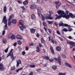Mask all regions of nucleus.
I'll list each match as a JSON object with an SVG mask.
<instances>
[{"instance_id":"obj_21","label":"nucleus","mask_w":75,"mask_h":75,"mask_svg":"<svg viewBox=\"0 0 75 75\" xmlns=\"http://www.w3.org/2000/svg\"><path fill=\"white\" fill-rule=\"evenodd\" d=\"M30 31H31L32 33H35V29H30Z\"/></svg>"},{"instance_id":"obj_43","label":"nucleus","mask_w":75,"mask_h":75,"mask_svg":"<svg viewBox=\"0 0 75 75\" xmlns=\"http://www.w3.org/2000/svg\"><path fill=\"white\" fill-rule=\"evenodd\" d=\"M22 54L23 55H24L25 54V52L24 51H23L22 52Z\"/></svg>"},{"instance_id":"obj_20","label":"nucleus","mask_w":75,"mask_h":75,"mask_svg":"<svg viewBox=\"0 0 75 75\" xmlns=\"http://www.w3.org/2000/svg\"><path fill=\"white\" fill-rule=\"evenodd\" d=\"M24 23V22L23 20H21L19 21V24L20 25H23V23Z\"/></svg>"},{"instance_id":"obj_5","label":"nucleus","mask_w":75,"mask_h":75,"mask_svg":"<svg viewBox=\"0 0 75 75\" xmlns=\"http://www.w3.org/2000/svg\"><path fill=\"white\" fill-rule=\"evenodd\" d=\"M8 37L9 39L11 38V40H14L15 39V35L12 33H11L8 35Z\"/></svg>"},{"instance_id":"obj_11","label":"nucleus","mask_w":75,"mask_h":75,"mask_svg":"<svg viewBox=\"0 0 75 75\" xmlns=\"http://www.w3.org/2000/svg\"><path fill=\"white\" fill-rule=\"evenodd\" d=\"M58 61L59 65H61V57H58Z\"/></svg>"},{"instance_id":"obj_2","label":"nucleus","mask_w":75,"mask_h":75,"mask_svg":"<svg viewBox=\"0 0 75 75\" xmlns=\"http://www.w3.org/2000/svg\"><path fill=\"white\" fill-rule=\"evenodd\" d=\"M2 22L4 23V24H5L3 27L4 30H7V20L6 19V16H4L3 17L2 19Z\"/></svg>"},{"instance_id":"obj_53","label":"nucleus","mask_w":75,"mask_h":75,"mask_svg":"<svg viewBox=\"0 0 75 75\" xmlns=\"http://www.w3.org/2000/svg\"><path fill=\"white\" fill-rule=\"evenodd\" d=\"M51 41L52 42V43H53V44L54 43V39H51Z\"/></svg>"},{"instance_id":"obj_47","label":"nucleus","mask_w":75,"mask_h":75,"mask_svg":"<svg viewBox=\"0 0 75 75\" xmlns=\"http://www.w3.org/2000/svg\"><path fill=\"white\" fill-rule=\"evenodd\" d=\"M15 69V67H13L11 68V70H14V69Z\"/></svg>"},{"instance_id":"obj_26","label":"nucleus","mask_w":75,"mask_h":75,"mask_svg":"<svg viewBox=\"0 0 75 75\" xmlns=\"http://www.w3.org/2000/svg\"><path fill=\"white\" fill-rule=\"evenodd\" d=\"M7 42V40L5 39H3V43L4 44Z\"/></svg>"},{"instance_id":"obj_35","label":"nucleus","mask_w":75,"mask_h":75,"mask_svg":"<svg viewBox=\"0 0 75 75\" xmlns=\"http://www.w3.org/2000/svg\"><path fill=\"white\" fill-rule=\"evenodd\" d=\"M17 42H16L13 44V45L14 47H15V46H16V45H17Z\"/></svg>"},{"instance_id":"obj_37","label":"nucleus","mask_w":75,"mask_h":75,"mask_svg":"<svg viewBox=\"0 0 75 75\" xmlns=\"http://www.w3.org/2000/svg\"><path fill=\"white\" fill-rule=\"evenodd\" d=\"M49 20H53V17L49 16Z\"/></svg>"},{"instance_id":"obj_19","label":"nucleus","mask_w":75,"mask_h":75,"mask_svg":"<svg viewBox=\"0 0 75 75\" xmlns=\"http://www.w3.org/2000/svg\"><path fill=\"white\" fill-rule=\"evenodd\" d=\"M31 18L33 20H35V18H36L34 14L32 15Z\"/></svg>"},{"instance_id":"obj_1","label":"nucleus","mask_w":75,"mask_h":75,"mask_svg":"<svg viewBox=\"0 0 75 75\" xmlns=\"http://www.w3.org/2000/svg\"><path fill=\"white\" fill-rule=\"evenodd\" d=\"M57 13L58 14H61V15L58 16V15L56 14V16L57 17L55 18V20H57V19H60V18H61L62 17H63V18H66V19L69 18L70 17V16H71V18H75V16L73 15L72 13H69V15H66L65 14L64 11L61 10L58 11Z\"/></svg>"},{"instance_id":"obj_44","label":"nucleus","mask_w":75,"mask_h":75,"mask_svg":"<svg viewBox=\"0 0 75 75\" xmlns=\"http://www.w3.org/2000/svg\"><path fill=\"white\" fill-rule=\"evenodd\" d=\"M62 57L63 58H66V56H65V54H62Z\"/></svg>"},{"instance_id":"obj_23","label":"nucleus","mask_w":75,"mask_h":75,"mask_svg":"<svg viewBox=\"0 0 75 75\" xmlns=\"http://www.w3.org/2000/svg\"><path fill=\"white\" fill-rule=\"evenodd\" d=\"M64 25V23H63L61 22L59 23V26H63Z\"/></svg>"},{"instance_id":"obj_15","label":"nucleus","mask_w":75,"mask_h":75,"mask_svg":"<svg viewBox=\"0 0 75 75\" xmlns=\"http://www.w3.org/2000/svg\"><path fill=\"white\" fill-rule=\"evenodd\" d=\"M17 21L15 19H13L12 21H11V23L12 24H15L16 23Z\"/></svg>"},{"instance_id":"obj_39","label":"nucleus","mask_w":75,"mask_h":75,"mask_svg":"<svg viewBox=\"0 0 75 75\" xmlns=\"http://www.w3.org/2000/svg\"><path fill=\"white\" fill-rule=\"evenodd\" d=\"M18 49L19 50H22V48H21V47L20 46H18Z\"/></svg>"},{"instance_id":"obj_54","label":"nucleus","mask_w":75,"mask_h":75,"mask_svg":"<svg viewBox=\"0 0 75 75\" xmlns=\"http://www.w3.org/2000/svg\"><path fill=\"white\" fill-rule=\"evenodd\" d=\"M33 72H31L30 74L29 75H33Z\"/></svg>"},{"instance_id":"obj_40","label":"nucleus","mask_w":75,"mask_h":75,"mask_svg":"<svg viewBox=\"0 0 75 75\" xmlns=\"http://www.w3.org/2000/svg\"><path fill=\"white\" fill-rule=\"evenodd\" d=\"M43 24L44 25V26H45V27H46V26H47V24H46V23H45V22H43Z\"/></svg>"},{"instance_id":"obj_7","label":"nucleus","mask_w":75,"mask_h":75,"mask_svg":"<svg viewBox=\"0 0 75 75\" xmlns=\"http://www.w3.org/2000/svg\"><path fill=\"white\" fill-rule=\"evenodd\" d=\"M16 38L17 40H22L23 39V37L18 34L16 36Z\"/></svg>"},{"instance_id":"obj_38","label":"nucleus","mask_w":75,"mask_h":75,"mask_svg":"<svg viewBox=\"0 0 75 75\" xmlns=\"http://www.w3.org/2000/svg\"><path fill=\"white\" fill-rule=\"evenodd\" d=\"M64 26L65 27H69V26H70L69 25H68L67 24H64Z\"/></svg>"},{"instance_id":"obj_4","label":"nucleus","mask_w":75,"mask_h":75,"mask_svg":"<svg viewBox=\"0 0 75 75\" xmlns=\"http://www.w3.org/2000/svg\"><path fill=\"white\" fill-rule=\"evenodd\" d=\"M38 16H39V17H41V16H42V21H44V20H45V17L43 15L41 14V12L40 10L38 9Z\"/></svg>"},{"instance_id":"obj_17","label":"nucleus","mask_w":75,"mask_h":75,"mask_svg":"<svg viewBox=\"0 0 75 75\" xmlns=\"http://www.w3.org/2000/svg\"><path fill=\"white\" fill-rule=\"evenodd\" d=\"M23 3L24 5H25L28 4V0H26V1H23Z\"/></svg>"},{"instance_id":"obj_29","label":"nucleus","mask_w":75,"mask_h":75,"mask_svg":"<svg viewBox=\"0 0 75 75\" xmlns=\"http://www.w3.org/2000/svg\"><path fill=\"white\" fill-rule=\"evenodd\" d=\"M30 68H35V66L34 65H30Z\"/></svg>"},{"instance_id":"obj_58","label":"nucleus","mask_w":75,"mask_h":75,"mask_svg":"<svg viewBox=\"0 0 75 75\" xmlns=\"http://www.w3.org/2000/svg\"><path fill=\"white\" fill-rule=\"evenodd\" d=\"M45 18L46 19H49V17L47 16H46V17H45Z\"/></svg>"},{"instance_id":"obj_13","label":"nucleus","mask_w":75,"mask_h":75,"mask_svg":"<svg viewBox=\"0 0 75 75\" xmlns=\"http://www.w3.org/2000/svg\"><path fill=\"white\" fill-rule=\"evenodd\" d=\"M21 29V30L22 31H23L24 30V28H26V27L24 25L22 26H21L19 27Z\"/></svg>"},{"instance_id":"obj_50","label":"nucleus","mask_w":75,"mask_h":75,"mask_svg":"<svg viewBox=\"0 0 75 75\" xmlns=\"http://www.w3.org/2000/svg\"><path fill=\"white\" fill-rule=\"evenodd\" d=\"M36 71H38V72H40V71H41V69H39L38 70H37Z\"/></svg>"},{"instance_id":"obj_9","label":"nucleus","mask_w":75,"mask_h":75,"mask_svg":"<svg viewBox=\"0 0 75 75\" xmlns=\"http://www.w3.org/2000/svg\"><path fill=\"white\" fill-rule=\"evenodd\" d=\"M4 68L3 67V65L1 64H0V71H4Z\"/></svg>"},{"instance_id":"obj_41","label":"nucleus","mask_w":75,"mask_h":75,"mask_svg":"<svg viewBox=\"0 0 75 75\" xmlns=\"http://www.w3.org/2000/svg\"><path fill=\"white\" fill-rule=\"evenodd\" d=\"M21 8H22V9H23V10H25V8H24V6H20Z\"/></svg>"},{"instance_id":"obj_56","label":"nucleus","mask_w":75,"mask_h":75,"mask_svg":"<svg viewBox=\"0 0 75 75\" xmlns=\"http://www.w3.org/2000/svg\"><path fill=\"white\" fill-rule=\"evenodd\" d=\"M49 13L51 15V14H52V12L51 11H50Z\"/></svg>"},{"instance_id":"obj_61","label":"nucleus","mask_w":75,"mask_h":75,"mask_svg":"<svg viewBox=\"0 0 75 75\" xmlns=\"http://www.w3.org/2000/svg\"><path fill=\"white\" fill-rule=\"evenodd\" d=\"M22 69H23V67H22V68H20V69H19V71L22 70Z\"/></svg>"},{"instance_id":"obj_14","label":"nucleus","mask_w":75,"mask_h":75,"mask_svg":"<svg viewBox=\"0 0 75 75\" xmlns=\"http://www.w3.org/2000/svg\"><path fill=\"white\" fill-rule=\"evenodd\" d=\"M30 8L31 9H35L36 8V5H32L30 7Z\"/></svg>"},{"instance_id":"obj_3","label":"nucleus","mask_w":75,"mask_h":75,"mask_svg":"<svg viewBox=\"0 0 75 75\" xmlns=\"http://www.w3.org/2000/svg\"><path fill=\"white\" fill-rule=\"evenodd\" d=\"M13 51V49H11L10 51V52L7 55L6 58L11 56V58L13 60L14 59V56H13V53L12 52Z\"/></svg>"},{"instance_id":"obj_52","label":"nucleus","mask_w":75,"mask_h":75,"mask_svg":"<svg viewBox=\"0 0 75 75\" xmlns=\"http://www.w3.org/2000/svg\"><path fill=\"white\" fill-rule=\"evenodd\" d=\"M48 31L50 34H51V30L50 29H49Z\"/></svg>"},{"instance_id":"obj_12","label":"nucleus","mask_w":75,"mask_h":75,"mask_svg":"<svg viewBox=\"0 0 75 75\" xmlns=\"http://www.w3.org/2000/svg\"><path fill=\"white\" fill-rule=\"evenodd\" d=\"M21 60H18V61L17 60V64L16 67H18L19 66V64H21Z\"/></svg>"},{"instance_id":"obj_59","label":"nucleus","mask_w":75,"mask_h":75,"mask_svg":"<svg viewBox=\"0 0 75 75\" xmlns=\"http://www.w3.org/2000/svg\"><path fill=\"white\" fill-rule=\"evenodd\" d=\"M69 38V39H72V37L71 36H69L68 37Z\"/></svg>"},{"instance_id":"obj_46","label":"nucleus","mask_w":75,"mask_h":75,"mask_svg":"<svg viewBox=\"0 0 75 75\" xmlns=\"http://www.w3.org/2000/svg\"><path fill=\"white\" fill-rule=\"evenodd\" d=\"M28 47H26L25 49V50L26 51H28Z\"/></svg>"},{"instance_id":"obj_25","label":"nucleus","mask_w":75,"mask_h":75,"mask_svg":"<svg viewBox=\"0 0 75 75\" xmlns=\"http://www.w3.org/2000/svg\"><path fill=\"white\" fill-rule=\"evenodd\" d=\"M36 51L37 52H39L40 51V48H39V46H38L36 48Z\"/></svg>"},{"instance_id":"obj_36","label":"nucleus","mask_w":75,"mask_h":75,"mask_svg":"<svg viewBox=\"0 0 75 75\" xmlns=\"http://www.w3.org/2000/svg\"><path fill=\"white\" fill-rule=\"evenodd\" d=\"M6 33V31L4 30L3 31H2V35H4L5 34V33Z\"/></svg>"},{"instance_id":"obj_64","label":"nucleus","mask_w":75,"mask_h":75,"mask_svg":"<svg viewBox=\"0 0 75 75\" xmlns=\"http://www.w3.org/2000/svg\"><path fill=\"white\" fill-rule=\"evenodd\" d=\"M50 50H51V51H52V50H53V48H52V47H50Z\"/></svg>"},{"instance_id":"obj_10","label":"nucleus","mask_w":75,"mask_h":75,"mask_svg":"<svg viewBox=\"0 0 75 75\" xmlns=\"http://www.w3.org/2000/svg\"><path fill=\"white\" fill-rule=\"evenodd\" d=\"M69 44L70 45H72V46L70 47V48H72L73 47V46H75V43L73 42H70L69 43Z\"/></svg>"},{"instance_id":"obj_45","label":"nucleus","mask_w":75,"mask_h":75,"mask_svg":"<svg viewBox=\"0 0 75 75\" xmlns=\"http://www.w3.org/2000/svg\"><path fill=\"white\" fill-rule=\"evenodd\" d=\"M49 61H50V62H53V61H54V60L52 59H49Z\"/></svg>"},{"instance_id":"obj_18","label":"nucleus","mask_w":75,"mask_h":75,"mask_svg":"<svg viewBox=\"0 0 75 75\" xmlns=\"http://www.w3.org/2000/svg\"><path fill=\"white\" fill-rule=\"evenodd\" d=\"M42 58L44 59H47V60H49V59H50V58L48 56H43Z\"/></svg>"},{"instance_id":"obj_49","label":"nucleus","mask_w":75,"mask_h":75,"mask_svg":"<svg viewBox=\"0 0 75 75\" xmlns=\"http://www.w3.org/2000/svg\"><path fill=\"white\" fill-rule=\"evenodd\" d=\"M29 45L30 46H31L32 45H33V43H29Z\"/></svg>"},{"instance_id":"obj_55","label":"nucleus","mask_w":75,"mask_h":75,"mask_svg":"<svg viewBox=\"0 0 75 75\" xmlns=\"http://www.w3.org/2000/svg\"><path fill=\"white\" fill-rule=\"evenodd\" d=\"M54 24L56 25H58V23L56 22H54Z\"/></svg>"},{"instance_id":"obj_24","label":"nucleus","mask_w":75,"mask_h":75,"mask_svg":"<svg viewBox=\"0 0 75 75\" xmlns=\"http://www.w3.org/2000/svg\"><path fill=\"white\" fill-rule=\"evenodd\" d=\"M7 11V8H6V7L4 6V13H6V11Z\"/></svg>"},{"instance_id":"obj_51","label":"nucleus","mask_w":75,"mask_h":75,"mask_svg":"<svg viewBox=\"0 0 75 75\" xmlns=\"http://www.w3.org/2000/svg\"><path fill=\"white\" fill-rule=\"evenodd\" d=\"M17 2H18V3H19L20 4H21L22 3L21 1H18Z\"/></svg>"},{"instance_id":"obj_8","label":"nucleus","mask_w":75,"mask_h":75,"mask_svg":"<svg viewBox=\"0 0 75 75\" xmlns=\"http://www.w3.org/2000/svg\"><path fill=\"white\" fill-rule=\"evenodd\" d=\"M65 65L66 67H69V68H72V66L71 65H70V64L68 63L67 62H65Z\"/></svg>"},{"instance_id":"obj_27","label":"nucleus","mask_w":75,"mask_h":75,"mask_svg":"<svg viewBox=\"0 0 75 75\" xmlns=\"http://www.w3.org/2000/svg\"><path fill=\"white\" fill-rule=\"evenodd\" d=\"M52 69H53L54 70H55V69H57V67L55 66H52Z\"/></svg>"},{"instance_id":"obj_60","label":"nucleus","mask_w":75,"mask_h":75,"mask_svg":"<svg viewBox=\"0 0 75 75\" xmlns=\"http://www.w3.org/2000/svg\"><path fill=\"white\" fill-rule=\"evenodd\" d=\"M54 59H55V61L58 60V59H57V58H54Z\"/></svg>"},{"instance_id":"obj_48","label":"nucleus","mask_w":75,"mask_h":75,"mask_svg":"<svg viewBox=\"0 0 75 75\" xmlns=\"http://www.w3.org/2000/svg\"><path fill=\"white\" fill-rule=\"evenodd\" d=\"M56 32L57 34H58L59 35H60V33H59V31H57Z\"/></svg>"},{"instance_id":"obj_22","label":"nucleus","mask_w":75,"mask_h":75,"mask_svg":"<svg viewBox=\"0 0 75 75\" xmlns=\"http://www.w3.org/2000/svg\"><path fill=\"white\" fill-rule=\"evenodd\" d=\"M17 43L18 45H21L22 44V42L20 40H18L17 41Z\"/></svg>"},{"instance_id":"obj_62","label":"nucleus","mask_w":75,"mask_h":75,"mask_svg":"<svg viewBox=\"0 0 75 75\" xmlns=\"http://www.w3.org/2000/svg\"><path fill=\"white\" fill-rule=\"evenodd\" d=\"M39 47H42V45H41V43H39Z\"/></svg>"},{"instance_id":"obj_32","label":"nucleus","mask_w":75,"mask_h":75,"mask_svg":"<svg viewBox=\"0 0 75 75\" xmlns=\"http://www.w3.org/2000/svg\"><path fill=\"white\" fill-rule=\"evenodd\" d=\"M63 31L65 32H67L68 30L66 28H64L63 29Z\"/></svg>"},{"instance_id":"obj_31","label":"nucleus","mask_w":75,"mask_h":75,"mask_svg":"<svg viewBox=\"0 0 75 75\" xmlns=\"http://www.w3.org/2000/svg\"><path fill=\"white\" fill-rule=\"evenodd\" d=\"M41 41L42 43H43V44H44V39L43 38H42L41 39Z\"/></svg>"},{"instance_id":"obj_63","label":"nucleus","mask_w":75,"mask_h":75,"mask_svg":"<svg viewBox=\"0 0 75 75\" xmlns=\"http://www.w3.org/2000/svg\"><path fill=\"white\" fill-rule=\"evenodd\" d=\"M52 52V54H54V50H51Z\"/></svg>"},{"instance_id":"obj_57","label":"nucleus","mask_w":75,"mask_h":75,"mask_svg":"<svg viewBox=\"0 0 75 75\" xmlns=\"http://www.w3.org/2000/svg\"><path fill=\"white\" fill-rule=\"evenodd\" d=\"M37 3H40V0H37Z\"/></svg>"},{"instance_id":"obj_34","label":"nucleus","mask_w":75,"mask_h":75,"mask_svg":"<svg viewBox=\"0 0 75 75\" xmlns=\"http://www.w3.org/2000/svg\"><path fill=\"white\" fill-rule=\"evenodd\" d=\"M8 48H7L5 50V52L6 53H7L8 52Z\"/></svg>"},{"instance_id":"obj_33","label":"nucleus","mask_w":75,"mask_h":75,"mask_svg":"<svg viewBox=\"0 0 75 75\" xmlns=\"http://www.w3.org/2000/svg\"><path fill=\"white\" fill-rule=\"evenodd\" d=\"M59 75H66L65 73H62L59 74Z\"/></svg>"},{"instance_id":"obj_6","label":"nucleus","mask_w":75,"mask_h":75,"mask_svg":"<svg viewBox=\"0 0 75 75\" xmlns=\"http://www.w3.org/2000/svg\"><path fill=\"white\" fill-rule=\"evenodd\" d=\"M56 4V8H58L59 6H60L61 5V3L59 2V1H56L55 2Z\"/></svg>"},{"instance_id":"obj_16","label":"nucleus","mask_w":75,"mask_h":75,"mask_svg":"<svg viewBox=\"0 0 75 75\" xmlns=\"http://www.w3.org/2000/svg\"><path fill=\"white\" fill-rule=\"evenodd\" d=\"M56 49L57 50V51H60L61 50V47L58 46L57 47H56Z\"/></svg>"},{"instance_id":"obj_30","label":"nucleus","mask_w":75,"mask_h":75,"mask_svg":"<svg viewBox=\"0 0 75 75\" xmlns=\"http://www.w3.org/2000/svg\"><path fill=\"white\" fill-rule=\"evenodd\" d=\"M48 23L49 24H52L53 23V21H48Z\"/></svg>"},{"instance_id":"obj_42","label":"nucleus","mask_w":75,"mask_h":75,"mask_svg":"<svg viewBox=\"0 0 75 75\" xmlns=\"http://www.w3.org/2000/svg\"><path fill=\"white\" fill-rule=\"evenodd\" d=\"M11 21H8V24L9 25H11Z\"/></svg>"},{"instance_id":"obj_28","label":"nucleus","mask_w":75,"mask_h":75,"mask_svg":"<svg viewBox=\"0 0 75 75\" xmlns=\"http://www.w3.org/2000/svg\"><path fill=\"white\" fill-rule=\"evenodd\" d=\"M12 18V17H11V16H10L8 19V21H10V20H11Z\"/></svg>"}]
</instances>
